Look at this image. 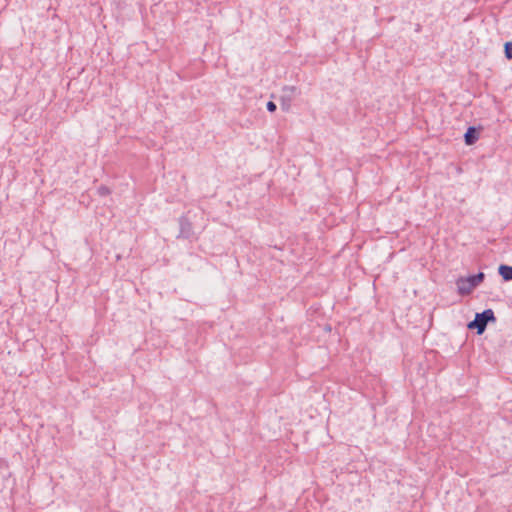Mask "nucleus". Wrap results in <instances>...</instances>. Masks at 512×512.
Wrapping results in <instances>:
<instances>
[{
  "mask_svg": "<svg viewBox=\"0 0 512 512\" xmlns=\"http://www.w3.org/2000/svg\"><path fill=\"white\" fill-rule=\"evenodd\" d=\"M485 278L483 272L468 276L459 277L456 280L457 291L460 295L470 294L478 285H480Z\"/></svg>",
  "mask_w": 512,
  "mask_h": 512,
  "instance_id": "f257e3e1",
  "label": "nucleus"
},
{
  "mask_svg": "<svg viewBox=\"0 0 512 512\" xmlns=\"http://www.w3.org/2000/svg\"><path fill=\"white\" fill-rule=\"evenodd\" d=\"M496 321L495 314L492 309H486L481 313H476L473 321L469 322V329H476V333L481 335L484 333L489 322Z\"/></svg>",
  "mask_w": 512,
  "mask_h": 512,
  "instance_id": "f03ea898",
  "label": "nucleus"
},
{
  "mask_svg": "<svg viewBox=\"0 0 512 512\" xmlns=\"http://www.w3.org/2000/svg\"><path fill=\"white\" fill-rule=\"evenodd\" d=\"M179 227L180 232L178 234V238H184V239H190L193 237L194 232L192 228L191 222L188 220V218L182 216L179 218Z\"/></svg>",
  "mask_w": 512,
  "mask_h": 512,
  "instance_id": "7ed1b4c3",
  "label": "nucleus"
},
{
  "mask_svg": "<svg viewBox=\"0 0 512 512\" xmlns=\"http://www.w3.org/2000/svg\"><path fill=\"white\" fill-rule=\"evenodd\" d=\"M479 139V131L476 127L470 126L464 134L466 145H473Z\"/></svg>",
  "mask_w": 512,
  "mask_h": 512,
  "instance_id": "20e7f679",
  "label": "nucleus"
},
{
  "mask_svg": "<svg viewBox=\"0 0 512 512\" xmlns=\"http://www.w3.org/2000/svg\"><path fill=\"white\" fill-rule=\"evenodd\" d=\"M498 273L504 281H512V266L501 264Z\"/></svg>",
  "mask_w": 512,
  "mask_h": 512,
  "instance_id": "39448f33",
  "label": "nucleus"
},
{
  "mask_svg": "<svg viewBox=\"0 0 512 512\" xmlns=\"http://www.w3.org/2000/svg\"><path fill=\"white\" fill-rule=\"evenodd\" d=\"M504 53H505V57L508 60H512V42H506L504 44Z\"/></svg>",
  "mask_w": 512,
  "mask_h": 512,
  "instance_id": "423d86ee",
  "label": "nucleus"
},
{
  "mask_svg": "<svg viewBox=\"0 0 512 512\" xmlns=\"http://www.w3.org/2000/svg\"><path fill=\"white\" fill-rule=\"evenodd\" d=\"M98 193L101 196H107L110 194V189L107 186L101 185L98 187Z\"/></svg>",
  "mask_w": 512,
  "mask_h": 512,
  "instance_id": "0eeeda50",
  "label": "nucleus"
},
{
  "mask_svg": "<svg viewBox=\"0 0 512 512\" xmlns=\"http://www.w3.org/2000/svg\"><path fill=\"white\" fill-rule=\"evenodd\" d=\"M266 108L269 112H275L277 109V106L273 101H268L266 104Z\"/></svg>",
  "mask_w": 512,
  "mask_h": 512,
  "instance_id": "6e6552de",
  "label": "nucleus"
},
{
  "mask_svg": "<svg viewBox=\"0 0 512 512\" xmlns=\"http://www.w3.org/2000/svg\"><path fill=\"white\" fill-rule=\"evenodd\" d=\"M296 88L294 86H290V87H285V90H289L291 92H293Z\"/></svg>",
  "mask_w": 512,
  "mask_h": 512,
  "instance_id": "1a4fd4ad",
  "label": "nucleus"
}]
</instances>
